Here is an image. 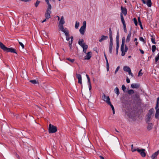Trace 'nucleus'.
Instances as JSON below:
<instances>
[{
    "label": "nucleus",
    "mask_w": 159,
    "mask_h": 159,
    "mask_svg": "<svg viewBox=\"0 0 159 159\" xmlns=\"http://www.w3.org/2000/svg\"><path fill=\"white\" fill-rule=\"evenodd\" d=\"M0 48L4 52H11L17 54L16 50L12 48H8L4 45L2 42L0 41Z\"/></svg>",
    "instance_id": "1"
},
{
    "label": "nucleus",
    "mask_w": 159,
    "mask_h": 159,
    "mask_svg": "<svg viewBox=\"0 0 159 159\" xmlns=\"http://www.w3.org/2000/svg\"><path fill=\"white\" fill-rule=\"evenodd\" d=\"M65 20H60L59 23L58 25V27L59 30H61L62 32H64L66 37L69 36V32L68 30L66 31L64 29L63 25L65 23Z\"/></svg>",
    "instance_id": "2"
},
{
    "label": "nucleus",
    "mask_w": 159,
    "mask_h": 159,
    "mask_svg": "<svg viewBox=\"0 0 159 159\" xmlns=\"http://www.w3.org/2000/svg\"><path fill=\"white\" fill-rule=\"evenodd\" d=\"M110 43L109 47V52L110 53H112V49L113 46V38H112V33L111 28L109 29Z\"/></svg>",
    "instance_id": "3"
},
{
    "label": "nucleus",
    "mask_w": 159,
    "mask_h": 159,
    "mask_svg": "<svg viewBox=\"0 0 159 159\" xmlns=\"http://www.w3.org/2000/svg\"><path fill=\"white\" fill-rule=\"evenodd\" d=\"M57 130L56 126L50 124L48 126V132L49 133H53L56 132Z\"/></svg>",
    "instance_id": "4"
},
{
    "label": "nucleus",
    "mask_w": 159,
    "mask_h": 159,
    "mask_svg": "<svg viewBox=\"0 0 159 159\" xmlns=\"http://www.w3.org/2000/svg\"><path fill=\"white\" fill-rule=\"evenodd\" d=\"M122 49L121 48V47H120V50L121 52V56H124L125 54V52H127L128 49V48L127 46L126 45H125V49L124 50V46H123V48Z\"/></svg>",
    "instance_id": "5"
},
{
    "label": "nucleus",
    "mask_w": 159,
    "mask_h": 159,
    "mask_svg": "<svg viewBox=\"0 0 159 159\" xmlns=\"http://www.w3.org/2000/svg\"><path fill=\"white\" fill-rule=\"evenodd\" d=\"M51 13V9H47L46 11V13L45 14V16L46 19H46H48L50 17V14Z\"/></svg>",
    "instance_id": "6"
},
{
    "label": "nucleus",
    "mask_w": 159,
    "mask_h": 159,
    "mask_svg": "<svg viewBox=\"0 0 159 159\" xmlns=\"http://www.w3.org/2000/svg\"><path fill=\"white\" fill-rule=\"evenodd\" d=\"M143 3L144 4L146 3L147 6L149 7H150L152 5V2L151 0H147V2H146L144 0H141Z\"/></svg>",
    "instance_id": "7"
},
{
    "label": "nucleus",
    "mask_w": 159,
    "mask_h": 159,
    "mask_svg": "<svg viewBox=\"0 0 159 159\" xmlns=\"http://www.w3.org/2000/svg\"><path fill=\"white\" fill-rule=\"evenodd\" d=\"M92 52H89L86 53V55L84 57L85 60H89L91 57Z\"/></svg>",
    "instance_id": "8"
},
{
    "label": "nucleus",
    "mask_w": 159,
    "mask_h": 159,
    "mask_svg": "<svg viewBox=\"0 0 159 159\" xmlns=\"http://www.w3.org/2000/svg\"><path fill=\"white\" fill-rule=\"evenodd\" d=\"M121 14H123L124 16H125L127 13V10L125 7H124L122 6L121 7Z\"/></svg>",
    "instance_id": "9"
},
{
    "label": "nucleus",
    "mask_w": 159,
    "mask_h": 159,
    "mask_svg": "<svg viewBox=\"0 0 159 159\" xmlns=\"http://www.w3.org/2000/svg\"><path fill=\"white\" fill-rule=\"evenodd\" d=\"M79 44L82 48L86 45L85 43L84 42V40L83 39H80L78 41Z\"/></svg>",
    "instance_id": "10"
},
{
    "label": "nucleus",
    "mask_w": 159,
    "mask_h": 159,
    "mask_svg": "<svg viewBox=\"0 0 159 159\" xmlns=\"http://www.w3.org/2000/svg\"><path fill=\"white\" fill-rule=\"evenodd\" d=\"M140 87L139 84H132L131 85V87L133 89H138Z\"/></svg>",
    "instance_id": "11"
},
{
    "label": "nucleus",
    "mask_w": 159,
    "mask_h": 159,
    "mask_svg": "<svg viewBox=\"0 0 159 159\" xmlns=\"http://www.w3.org/2000/svg\"><path fill=\"white\" fill-rule=\"evenodd\" d=\"M159 153V150L154 153L152 156V159H156L157 156Z\"/></svg>",
    "instance_id": "12"
},
{
    "label": "nucleus",
    "mask_w": 159,
    "mask_h": 159,
    "mask_svg": "<svg viewBox=\"0 0 159 159\" xmlns=\"http://www.w3.org/2000/svg\"><path fill=\"white\" fill-rule=\"evenodd\" d=\"M133 98L135 101H138L139 100V95L138 93H136L134 96Z\"/></svg>",
    "instance_id": "13"
},
{
    "label": "nucleus",
    "mask_w": 159,
    "mask_h": 159,
    "mask_svg": "<svg viewBox=\"0 0 159 159\" xmlns=\"http://www.w3.org/2000/svg\"><path fill=\"white\" fill-rule=\"evenodd\" d=\"M131 32L130 31L129 32V34L127 36V38H126V43H128L129 42V41L130 40V38L131 37Z\"/></svg>",
    "instance_id": "14"
},
{
    "label": "nucleus",
    "mask_w": 159,
    "mask_h": 159,
    "mask_svg": "<svg viewBox=\"0 0 159 159\" xmlns=\"http://www.w3.org/2000/svg\"><path fill=\"white\" fill-rule=\"evenodd\" d=\"M104 57L105 58L106 61V64H107V71L109 70V64L108 62V60L107 58V57L106 55V54L104 53Z\"/></svg>",
    "instance_id": "15"
},
{
    "label": "nucleus",
    "mask_w": 159,
    "mask_h": 159,
    "mask_svg": "<svg viewBox=\"0 0 159 159\" xmlns=\"http://www.w3.org/2000/svg\"><path fill=\"white\" fill-rule=\"evenodd\" d=\"M148 123V125L147 127V129L150 131L152 128L153 125L152 123Z\"/></svg>",
    "instance_id": "16"
},
{
    "label": "nucleus",
    "mask_w": 159,
    "mask_h": 159,
    "mask_svg": "<svg viewBox=\"0 0 159 159\" xmlns=\"http://www.w3.org/2000/svg\"><path fill=\"white\" fill-rule=\"evenodd\" d=\"M141 151H142L140 152L139 153L142 157H145L146 155V153L145 152V149H141Z\"/></svg>",
    "instance_id": "17"
},
{
    "label": "nucleus",
    "mask_w": 159,
    "mask_h": 159,
    "mask_svg": "<svg viewBox=\"0 0 159 159\" xmlns=\"http://www.w3.org/2000/svg\"><path fill=\"white\" fill-rule=\"evenodd\" d=\"M108 38V37L107 36H105L104 35H102L101 36V37L99 40V42H101L103 40H106Z\"/></svg>",
    "instance_id": "18"
},
{
    "label": "nucleus",
    "mask_w": 159,
    "mask_h": 159,
    "mask_svg": "<svg viewBox=\"0 0 159 159\" xmlns=\"http://www.w3.org/2000/svg\"><path fill=\"white\" fill-rule=\"evenodd\" d=\"M102 99L105 101L107 103V102L108 101V98H109V96H107L104 94H103L102 96Z\"/></svg>",
    "instance_id": "19"
},
{
    "label": "nucleus",
    "mask_w": 159,
    "mask_h": 159,
    "mask_svg": "<svg viewBox=\"0 0 159 159\" xmlns=\"http://www.w3.org/2000/svg\"><path fill=\"white\" fill-rule=\"evenodd\" d=\"M122 23L123 25L124 31L125 33H126L127 30L126 28V24L125 20H121Z\"/></svg>",
    "instance_id": "20"
},
{
    "label": "nucleus",
    "mask_w": 159,
    "mask_h": 159,
    "mask_svg": "<svg viewBox=\"0 0 159 159\" xmlns=\"http://www.w3.org/2000/svg\"><path fill=\"white\" fill-rule=\"evenodd\" d=\"M154 20H149V23L150 24V25L151 26L153 27H157V21H156L155 23L153 24H152V23H153V21Z\"/></svg>",
    "instance_id": "21"
},
{
    "label": "nucleus",
    "mask_w": 159,
    "mask_h": 159,
    "mask_svg": "<svg viewBox=\"0 0 159 159\" xmlns=\"http://www.w3.org/2000/svg\"><path fill=\"white\" fill-rule=\"evenodd\" d=\"M156 113L155 114V117L156 118L159 119V108L157 109H156Z\"/></svg>",
    "instance_id": "22"
},
{
    "label": "nucleus",
    "mask_w": 159,
    "mask_h": 159,
    "mask_svg": "<svg viewBox=\"0 0 159 159\" xmlns=\"http://www.w3.org/2000/svg\"><path fill=\"white\" fill-rule=\"evenodd\" d=\"M151 38V40L152 43L154 44H156V42H155V36L154 35L152 34L150 35Z\"/></svg>",
    "instance_id": "23"
},
{
    "label": "nucleus",
    "mask_w": 159,
    "mask_h": 159,
    "mask_svg": "<svg viewBox=\"0 0 159 159\" xmlns=\"http://www.w3.org/2000/svg\"><path fill=\"white\" fill-rule=\"evenodd\" d=\"M154 109L153 108H151L150 110H149L148 112L147 115L151 116L152 114H153L154 112Z\"/></svg>",
    "instance_id": "24"
},
{
    "label": "nucleus",
    "mask_w": 159,
    "mask_h": 159,
    "mask_svg": "<svg viewBox=\"0 0 159 159\" xmlns=\"http://www.w3.org/2000/svg\"><path fill=\"white\" fill-rule=\"evenodd\" d=\"M87 78L88 80V83L89 86V90L90 91L92 89L91 81L89 77H88Z\"/></svg>",
    "instance_id": "25"
},
{
    "label": "nucleus",
    "mask_w": 159,
    "mask_h": 159,
    "mask_svg": "<svg viewBox=\"0 0 159 159\" xmlns=\"http://www.w3.org/2000/svg\"><path fill=\"white\" fill-rule=\"evenodd\" d=\"M151 116H149L148 115H146V118L145 119L147 123H148L150 122L151 121Z\"/></svg>",
    "instance_id": "26"
},
{
    "label": "nucleus",
    "mask_w": 159,
    "mask_h": 159,
    "mask_svg": "<svg viewBox=\"0 0 159 159\" xmlns=\"http://www.w3.org/2000/svg\"><path fill=\"white\" fill-rule=\"evenodd\" d=\"M85 28H84V27H81L80 28V33L82 34H84L85 31Z\"/></svg>",
    "instance_id": "27"
},
{
    "label": "nucleus",
    "mask_w": 159,
    "mask_h": 159,
    "mask_svg": "<svg viewBox=\"0 0 159 159\" xmlns=\"http://www.w3.org/2000/svg\"><path fill=\"white\" fill-rule=\"evenodd\" d=\"M123 70L125 71L128 72L131 69L129 66H125L123 67Z\"/></svg>",
    "instance_id": "28"
},
{
    "label": "nucleus",
    "mask_w": 159,
    "mask_h": 159,
    "mask_svg": "<svg viewBox=\"0 0 159 159\" xmlns=\"http://www.w3.org/2000/svg\"><path fill=\"white\" fill-rule=\"evenodd\" d=\"M125 38L124 37H123L122 38V44L121 45V48L123 49V46H124L125 42Z\"/></svg>",
    "instance_id": "29"
},
{
    "label": "nucleus",
    "mask_w": 159,
    "mask_h": 159,
    "mask_svg": "<svg viewBox=\"0 0 159 159\" xmlns=\"http://www.w3.org/2000/svg\"><path fill=\"white\" fill-rule=\"evenodd\" d=\"M114 92L116 93L117 96L119 95L120 94V91L119 88L118 87H116L114 89Z\"/></svg>",
    "instance_id": "30"
},
{
    "label": "nucleus",
    "mask_w": 159,
    "mask_h": 159,
    "mask_svg": "<svg viewBox=\"0 0 159 159\" xmlns=\"http://www.w3.org/2000/svg\"><path fill=\"white\" fill-rule=\"evenodd\" d=\"M108 101L107 102V104L110 105L111 107L112 110L114 109V107L113 105L111 104V102L110 101V99L109 98H108Z\"/></svg>",
    "instance_id": "31"
},
{
    "label": "nucleus",
    "mask_w": 159,
    "mask_h": 159,
    "mask_svg": "<svg viewBox=\"0 0 159 159\" xmlns=\"http://www.w3.org/2000/svg\"><path fill=\"white\" fill-rule=\"evenodd\" d=\"M45 1L47 2V5H48V7L47 9H51L52 6L49 3V1L48 0H45Z\"/></svg>",
    "instance_id": "32"
},
{
    "label": "nucleus",
    "mask_w": 159,
    "mask_h": 159,
    "mask_svg": "<svg viewBox=\"0 0 159 159\" xmlns=\"http://www.w3.org/2000/svg\"><path fill=\"white\" fill-rule=\"evenodd\" d=\"M45 1L47 2V5H48V7L47 9H51L52 6L49 3V1L48 0H45Z\"/></svg>",
    "instance_id": "33"
},
{
    "label": "nucleus",
    "mask_w": 159,
    "mask_h": 159,
    "mask_svg": "<svg viewBox=\"0 0 159 159\" xmlns=\"http://www.w3.org/2000/svg\"><path fill=\"white\" fill-rule=\"evenodd\" d=\"M45 1L47 2V5H48V7L47 9H51L52 6L49 3V1L48 0H45Z\"/></svg>",
    "instance_id": "34"
},
{
    "label": "nucleus",
    "mask_w": 159,
    "mask_h": 159,
    "mask_svg": "<svg viewBox=\"0 0 159 159\" xmlns=\"http://www.w3.org/2000/svg\"><path fill=\"white\" fill-rule=\"evenodd\" d=\"M119 31H118L117 32V35L116 36V43L119 44Z\"/></svg>",
    "instance_id": "35"
},
{
    "label": "nucleus",
    "mask_w": 159,
    "mask_h": 159,
    "mask_svg": "<svg viewBox=\"0 0 159 159\" xmlns=\"http://www.w3.org/2000/svg\"><path fill=\"white\" fill-rule=\"evenodd\" d=\"M134 93V91L133 89L129 90L128 91V93L129 95H132Z\"/></svg>",
    "instance_id": "36"
},
{
    "label": "nucleus",
    "mask_w": 159,
    "mask_h": 159,
    "mask_svg": "<svg viewBox=\"0 0 159 159\" xmlns=\"http://www.w3.org/2000/svg\"><path fill=\"white\" fill-rule=\"evenodd\" d=\"M88 48V46L87 45H85V46L82 47L83 48V51L84 53H86L87 49Z\"/></svg>",
    "instance_id": "37"
},
{
    "label": "nucleus",
    "mask_w": 159,
    "mask_h": 159,
    "mask_svg": "<svg viewBox=\"0 0 159 159\" xmlns=\"http://www.w3.org/2000/svg\"><path fill=\"white\" fill-rule=\"evenodd\" d=\"M159 97H158L157 98V103L156 104V106L155 107V109H157L158 108V104H159Z\"/></svg>",
    "instance_id": "38"
},
{
    "label": "nucleus",
    "mask_w": 159,
    "mask_h": 159,
    "mask_svg": "<svg viewBox=\"0 0 159 159\" xmlns=\"http://www.w3.org/2000/svg\"><path fill=\"white\" fill-rule=\"evenodd\" d=\"M30 82L34 84L38 83L36 80H30Z\"/></svg>",
    "instance_id": "39"
},
{
    "label": "nucleus",
    "mask_w": 159,
    "mask_h": 159,
    "mask_svg": "<svg viewBox=\"0 0 159 159\" xmlns=\"http://www.w3.org/2000/svg\"><path fill=\"white\" fill-rule=\"evenodd\" d=\"M76 77L78 79V80L81 79L82 78L81 75L78 74H76Z\"/></svg>",
    "instance_id": "40"
},
{
    "label": "nucleus",
    "mask_w": 159,
    "mask_h": 159,
    "mask_svg": "<svg viewBox=\"0 0 159 159\" xmlns=\"http://www.w3.org/2000/svg\"><path fill=\"white\" fill-rule=\"evenodd\" d=\"M119 47V44L116 43V54L117 55L118 53V49Z\"/></svg>",
    "instance_id": "41"
},
{
    "label": "nucleus",
    "mask_w": 159,
    "mask_h": 159,
    "mask_svg": "<svg viewBox=\"0 0 159 159\" xmlns=\"http://www.w3.org/2000/svg\"><path fill=\"white\" fill-rule=\"evenodd\" d=\"M79 22L76 21L75 23V27L76 29H77L78 28L79 26Z\"/></svg>",
    "instance_id": "42"
},
{
    "label": "nucleus",
    "mask_w": 159,
    "mask_h": 159,
    "mask_svg": "<svg viewBox=\"0 0 159 159\" xmlns=\"http://www.w3.org/2000/svg\"><path fill=\"white\" fill-rule=\"evenodd\" d=\"M156 48L155 45H152V51L153 52H155Z\"/></svg>",
    "instance_id": "43"
},
{
    "label": "nucleus",
    "mask_w": 159,
    "mask_h": 159,
    "mask_svg": "<svg viewBox=\"0 0 159 159\" xmlns=\"http://www.w3.org/2000/svg\"><path fill=\"white\" fill-rule=\"evenodd\" d=\"M66 59L69 61L71 63H73L75 61V59H71L69 57L68 58H67Z\"/></svg>",
    "instance_id": "44"
},
{
    "label": "nucleus",
    "mask_w": 159,
    "mask_h": 159,
    "mask_svg": "<svg viewBox=\"0 0 159 159\" xmlns=\"http://www.w3.org/2000/svg\"><path fill=\"white\" fill-rule=\"evenodd\" d=\"M159 59V52L158 53L157 56L155 58V61L157 62Z\"/></svg>",
    "instance_id": "45"
},
{
    "label": "nucleus",
    "mask_w": 159,
    "mask_h": 159,
    "mask_svg": "<svg viewBox=\"0 0 159 159\" xmlns=\"http://www.w3.org/2000/svg\"><path fill=\"white\" fill-rule=\"evenodd\" d=\"M139 40L142 41L144 43H146V41L144 40L143 38L142 37H140L139 38Z\"/></svg>",
    "instance_id": "46"
},
{
    "label": "nucleus",
    "mask_w": 159,
    "mask_h": 159,
    "mask_svg": "<svg viewBox=\"0 0 159 159\" xmlns=\"http://www.w3.org/2000/svg\"><path fill=\"white\" fill-rule=\"evenodd\" d=\"M82 27H84V28H85L86 27V21L85 20H84L83 24V26H82Z\"/></svg>",
    "instance_id": "47"
},
{
    "label": "nucleus",
    "mask_w": 159,
    "mask_h": 159,
    "mask_svg": "<svg viewBox=\"0 0 159 159\" xmlns=\"http://www.w3.org/2000/svg\"><path fill=\"white\" fill-rule=\"evenodd\" d=\"M138 22H139V25L140 26V28H141V29L143 30V27L142 26V22L141 21V20H138Z\"/></svg>",
    "instance_id": "48"
},
{
    "label": "nucleus",
    "mask_w": 159,
    "mask_h": 159,
    "mask_svg": "<svg viewBox=\"0 0 159 159\" xmlns=\"http://www.w3.org/2000/svg\"><path fill=\"white\" fill-rule=\"evenodd\" d=\"M121 88H122V90H123V91L124 92H125V90L126 89V87H125V86L124 85H123L122 86V87H121Z\"/></svg>",
    "instance_id": "49"
},
{
    "label": "nucleus",
    "mask_w": 159,
    "mask_h": 159,
    "mask_svg": "<svg viewBox=\"0 0 159 159\" xmlns=\"http://www.w3.org/2000/svg\"><path fill=\"white\" fill-rule=\"evenodd\" d=\"M131 151L133 152H134L136 151V149H134L133 148V145L132 144L131 145Z\"/></svg>",
    "instance_id": "50"
},
{
    "label": "nucleus",
    "mask_w": 159,
    "mask_h": 159,
    "mask_svg": "<svg viewBox=\"0 0 159 159\" xmlns=\"http://www.w3.org/2000/svg\"><path fill=\"white\" fill-rule=\"evenodd\" d=\"M130 75L132 77H133L134 75L131 72V70L128 72Z\"/></svg>",
    "instance_id": "51"
},
{
    "label": "nucleus",
    "mask_w": 159,
    "mask_h": 159,
    "mask_svg": "<svg viewBox=\"0 0 159 159\" xmlns=\"http://www.w3.org/2000/svg\"><path fill=\"white\" fill-rule=\"evenodd\" d=\"M40 1L37 0L35 4V6L36 7H37L38 6V5H39V3H40Z\"/></svg>",
    "instance_id": "52"
},
{
    "label": "nucleus",
    "mask_w": 159,
    "mask_h": 159,
    "mask_svg": "<svg viewBox=\"0 0 159 159\" xmlns=\"http://www.w3.org/2000/svg\"><path fill=\"white\" fill-rule=\"evenodd\" d=\"M19 44L21 46V47H22L23 48H24V44L20 42H19Z\"/></svg>",
    "instance_id": "53"
},
{
    "label": "nucleus",
    "mask_w": 159,
    "mask_h": 159,
    "mask_svg": "<svg viewBox=\"0 0 159 159\" xmlns=\"http://www.w3.org/2000/svg\"><path fill=\"white\" fill-rule=\"evenodd\" d=\"M120 67L119 66H117V68H116V69L115 71V74H116V72L118 71V70H119V69H120Z\"/></svg>",
    "instance_id": "54"
},
{
    "label": "nucleus",
    "mask_w": 159,
    "mask_h": 159,
    "mask_svg": "<svg viewBox=\"0 0 159 159\" xmlns=\"http://www.w3.org/2000/svg\"><path fill=\"white\" fill-rule=\"evenodd\" d=\"M142 71V70H141L139 71V72L138 73V76H141L142 75H143V73H142L141 72V71Z\"/></svg>",
    "instance_id": "55"
},
{
    "label": "nucleus",
    "mask_w": 159,
    "mask_h": 159,
    "mask_svg": "<svg viewBox=\"0 0 159 159\" xmlns=\"http://www.w3.org/2000/svg\"><path fill=\"white\" fill-rule=\"evenodd\" d=\"M13 22H13V23H14V22H15V24L16 25H18V23H19V20H16H16H13Z\"/></svg>",
    "instance_id": "56"
},
{
    "label": "nucleus",
    "mask_w": 159,
    "mask_h": 159,
    "mask_svg": "<svg viewBox=\"0 0 159 159\" xmlns=\"http://www.w3.org/2000/svg\"><path fill=\"white\" fill-rule=\"evenodd\" d=\"M78 80V83L79 84H82V78L81 79H79Z\"/></svg>",
    "instance_id": "57"
},
{
    "label": "nucleus",
    "mask_w": 159,
    "mask_h": 159,
    "mask_svg": "<svg viewBox=\"0 0 159 159\" xmlns=\"http://www.w3.org/2000/svg\"><path fill=\"white\" fill-rule=\"evenodd\" d=\"M126 82L128 83H129L130 82V80L128 77H127L126 78Z\"/></svg>",
    "instance_id": "58"
},
{
    "label": "nucleus",
    "mask_w": 159,
    "mask_h": 159,
    "mask_svg": "<svg viewBox=\"0 0 159 159\" xmlns=\"http://www.w3.org/2000/svg\"><path fill=\"white\" fill-rule=\"evenodd\" d=\"M135 25L137 26L138 25V20H134Z\"/></svg>",
    "instance_id": "59"
},
{
    "label": "nucleus",
    "mask_w": 159,
    "mask_h": 159,
    "mask_svg": "<svg viewBox=\"0 0 159 159\" xmlns=\"http://www.w3.org/2000/svg\"><path fill=\"white\" fill-rule=\"evenodd\" d=\"M136 151H137L139 153L140 152H141L142 151L141 149L138 148L137 149H136Z\"/></svg>",
    "instance_id": "60"
},
{
    "label": "nucleus",
    "mask_w": 159,
    "mask_h": 159,
    "mask_svg": "<svg viewBox=\"0 0 159 159\" xmlns=\"http://www.w3.org/2000/svg\"><path fill=\"white\" fill-rule=\"evenodd\" d=\"M139 51H140V52L142 54H143L144 53V52L142 50L140 49H139Z\"/></svg>",
    "instance_id": "61"
},
{
    "label": "nucleus",
    "mask_w": 159,
    "mask_h": 159,
    "mask_svg": "<svg viewBox=\"0 0 159 159\" xmlns=\"http://www.w3.org/2000/svg\"><path fill=\"white\" fill-rule=\"evenodd\" d=\"M120 17H121V20H124L123 16L122 14H121Z\"/></svg>",
    "instance_id": "62"
},
{
    "label": "nucleus",
    "mask_w": 159,
    "mask_h": 159,
    "mask_svg": "<svg viewBox=\"0 0 159 159\" xmlns=\"http://www.w3.org/2000/svg\"><path fill=\"white\" fill-rule=\"evenodd\" d=\"M66 40L67 41H69L70 40V38L69 37V36H68L67 37H66Z\"/></svg>",
    "instance_id": "63"
},
{
    "label": "nucleus",
    "mask_w": 159,
    "mask_h": 159,
    "mask_svg": "<svg viewBox=\"0 0 159 159\" xmlns=\"http://www.w3.org/2000/svg\"><path fill=\"white\" fill-rule=\"evenodd\" d=\"M72 42H73V41H70L69 42V45H71L72 43Z\"/></svg>",
    "instance_id": "64"
}]
</instances>
